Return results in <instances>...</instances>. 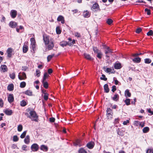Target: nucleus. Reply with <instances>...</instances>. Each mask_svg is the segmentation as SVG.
I'll use <instances>...</instances> for the list:
<instances>
[{"label":"nucleus","instance_id":"obj_16","mask_svg":"<svg viewBox=\"0 0 153 153\" xmlns=\"http://www.w3.org/2000/svg\"><path fill=\"white\" fill-rule=\"evenodd\" d=\"M83 15L85 17L88 18L90 16V13H89L88 11L86 10L83 13Z\"/></svg>","mask_w":153,"mask_h":153},{"label":"nucleus","instance_id":"obj_37","mask_svg":"<svg viewBox=\"0 0 153 153\" xmlns=\"http://www.w3.org/2000/svg\"><path fill=\"white\" fill-rule=\"evenodd\" d=\"M54 56V54L48 55L47 57L48 61L49 62Z\"/></svg>","mask_w":153,"mask_h":153},{"label":"nucleus","instance_id":"obj_24","mask_svg":"<svg viewBox=\"0 0 153 153\" xmlns=\"http://www.w3.org/2000/svg\"><path fill=\"white\" fill-rule=\"evenodd\" d=\"M132 60L134 62L139 63L141 61V59L139 57H136L133 59Z\"/></svg>","mask_w":153,"mask_h":153},{"label":"nucleus","instance_id":"obj_33","mask_svg":"<svg viewBox=\"0 0 153 153\" xmlns=\"http://www.w3.org/2000/svg\"><path fill=\"white\" fill-rule=\"evenodd\" d=\"M79 153H87V152L83 148H81L78 151Z\"/></svg>","mask_w":153,"mask_h":153},{"label":"nucleus","instance_id":"obj_29","mask_svg":"<svg viewBox=\"0 0 153 153\" xmlns=\"http://www.w3.org/2000/svg\"><path fill=\"white\" fill-rule=\"evenodd\" d=\"M42 82L43 84V85L44 87L45 88H47L48 87V82H45V81H44L43 80H42Z\"/></svg>","mask_w":153,"mask_h":153},{"label":"nucleus","instance_id":"obj_60","mask_svg":"<svg viewBox=\"0 0 153 153\" xmlns=\"http://www.w3.org/2000/svg\"><path fill=\"white\" fill-rule=\"evenodd\" d=\"M105 72L107 73H110L111 72V69L109 68H107L105 70Z\"/></svg>","mask_w":153,"mask_h":153},{"label":"nucleus","instance_id":"obj_12","mask_svg":"<svg viewBox=\"0 0 153 153\" xmlns=\"http://www.w3.org/2000/svg\"><path fill=\"white\" fill-rule=\"evenodd\" d=\"M17 25V23L13 21L10 22L9 24V26L12 28H15L16 27Z\"/></svg>","mask_w":153,"mask_h":153},{"label":"nucleus","instance_id":"obj_62","mask_svg":"<svg viewBox=\"0 0 153 153\" xmlns=\"http://www.w3.org/2000/svg\"><path fill=\"white\" fill-rule=\"evenodd\" d=\"M27 67L26 66H23L22 67V70L24 71H26L27 69Z\"/></svg>","mask_w":153,"mask_h":153},{"label":"nucleus","instance_id":"obj_8","mask_svg":"<svg viewBox=\"0 0 153 153\" xmlns=\"http://www.w3.org/2000/svg\"><path fill=\"white\" fill-rule=\"evenodd\" d=\"M0 70L1 71H2L3 72H5L7 71V68L6 65H1Z\"/></svg>","mask_w":153,"mask_h":153},{"label":"nucleus","instance_id":"obj_23","mask_svg":"<svg viewBox=\"0 0 153 153\" xmlns=\"http://www.w3.org/2000/svg\"><path fill=\"white\" fill-rule=\"evenodd\" d=\"M14 86L13 84L9 85L7 87V89L9 91H12L13 90Z\"/></svg>","mask_w":153,"mask_h":153},{"label":"nucleus","instance_id":"obj_10","mask_svg":"<svg viewBox=\"0 0 153 153\" xmlns=\"http://www.w3.org/2000/svg\"><path fill=\"white\" fill-rule=\"evenodd\" d=\"M4 113L7 115H11L12 114L13 112L12 110H10L8 108L4 110Z\"/></svg>","mask_w":153,"mask_h":153},{"label":"nucleus","instance_id":"obj_46","mask_svg":"<svg viewBox=\"0 0 153 153\" xmlns=\"http://www.w3.org/2000/svg\"><path fill=\"white\" fill-rule=\"evenodd\" d=\"M97 57L100 59H101L102 55V54L101 52L100 51L99 52L97 53Z\"/></svg>","mask_w":153,"mask_h":153},{"label":"nucleus","instance_id":"obj_4","mask_svg":"<svg viewBox=\"0 0 153 153\" xmlns=\"http://www.w3.org/2000/svg\"><path fill=\"white\" fill-rule=\"evenodd\" d=\"M18 77L20 80H25L27 78L26 74L24 72L22 73L21 72L19 73Z\"/></svg>","mask_w":153,"mask_h":153},{"label":"nucleus","instance_id":"obj_53","mask_svg":"<svg viewBox=\"0 0 153 153\" xmlns=\"http://www.w3.org/2000/svg\"><path fill=\"white\" fill-rule=\"evenodd\" d=\"M140 122L138 120L134 121V125L136 126L139 125Z\"/></svg>","mask_w":153,"mask_h":153},{"label":"nucleus","instance_id":"obj_11","mask_svg":"<svg viewBox=\"0 0 153 153\" xmlns=\"http://www.w3.org/2000/svg\"><path fill=\"white\" fill-rule=\"evenodd\" d=\"M8 100L10 103L13 102L14 100V97L13 94H10L9 95L8 97Z\"/></svg>","mask_w":153,"mask_h":153},{"label":"nucleus","instance_id":"obj_9","mask_svg":"<svg viewBox=\"0 0 153 153\" xmlns=\"http://www.w3.org/2000/svg\"><path fill=\"white\" fill-rule=\"evenodd\" d=\"M10 14L12 18H14L16 17L17 15V11L15 10H12L11 11Z\"/></svg>","mask_w":153,"mask_h":153},{"label":"nucleus","instance_id":"obj_1","mask_svg":"<svg viewBox=\"0 0 153 153\" xmlns=\"http://www.w3.org/2000/svg\"><path fill=\"white\" fill-rule=\"evenodd\" d=\"M43 40L45 45H47V48L49 50L52 49L54 47V44L53 39L49 36H43Z\"/></svg>","mask_w":153,"mask_h":153},{"label":"nucleus","instance_id":"obj_50","mask_svg":"<svg viewBox=\"0 0 153 153\" xmlns=\"http://www.w3.org/2000/svg\"><path fill=\"white\" fill-rule=\"evenodd\" d=\"M27 146L26 145H24L22 146V150L25 151H26L27 150Z\"/></svg>","mask_w":153,"mask_h":153},{"label":"nucleus","instance_id":"obj_58","mask_svg":"<svg viewBox=\"0 0 153 153\" xmlns=\"http://www.w3.org/2000/svg\"><path fill=\"white\" fill-rule=\"evenodd\" d=\"M74 35L75 36L77 37H79L81 36L80 33L77 32H75Z\"/></svg>","mask_w":153,"mask_h":153},{"label":"nucleus","instance_id":"obj_45","mask_svg":"<svg viewBox=\"0 0 153 153\" xmlns=\"http://www.w3.org/2000/svg\"><path fill=\"white\" fill-rule=\"evenodd\" d=\"M113 22L112 20L111 19H108L106 22L109 25H111Z\"/></svg>","mask_w":153,"mask_h":153},{"label":"nucleus","instance_id":"obj_13","mask_svg":"<svg viewBox=\"0 0 153 153\" xmlns=\"http://www.w3.org/2000/svg\"><path fill=\"white\" fill-rule=\"evenodd\" d=\"M7 56L10 57L12 55V49L11 48H9L7 51Z\"/></svg>","mask_w":153,"mask_h":153},{"label":"nucleus","instance_id":"obj_42","mask_svg":"<svg viewBox=\"0 0 153 153\" xmlns=\"http://www.w3.org/2000/svg\"><path fill=\"white\" fill-rule=\"evenodd\" d=\"M130 100L129 99H126L125 100V102L127 105H130Z\"/></svg>","mask_w":153,"mask_h":153},{"label":"nucleus","instance_id":"obj_44","mask_svg":"<svg viewBox=\"0 0 153 153\" xmlns=\"http://www.w3.org/2000/svg\"><path fill=\"white\" fill-rule=\"evenodd\" d=\"M31 48L34 52L36 50V44L31 45Z\"/></svg>","mask_w":153,"mask_h":153},{"label":"nucleus","instance_id":"obj_49","mask_svg":"<svg viewBox=\"0 0 153 153\" xmlns=\"http://www.w3.org/2000/svg\"><path fill=\"white\" fill-rule=\"evenodd\" d=\"M102 76L100 77V79L101 80H103L104 81H106L107 80V78L105 77V76L104 74H102Z\"/></svg>","mask_w":153,"mask_h":153},{"label":"nucleus","instance_id":"obj_34","mask_svg":"<svg viewBox=\"0 0 153 153\" xmlns=\"http://www.w3.org/2000/svg\"><path fill=\"white\" fill-rule=\"evenodd\" d=\"M23 129V126L22 125H19L17 127V130L18 131L20 132L22 131Z\"/></svg>","mask_w":153,"mask_h":153},{"label":"nucleus","instance_id":"obj_15","mask_svg":"<svg viewBox=\"0 0 153 153\" xmlns=\"http://www.w3.org/2000/svg\"><path fill=\"white\" fill-rule=\"evenodd\" d=\"M40 149L43 151L47 152L48 150V148L47 146L44 145H42L40 146Z\"/></svg>","mask_w":153,"mask_h":153},{"label":"nucleus","instance_id":"obj_31","mask_svg":"<svg viewBox=\"0 0 153 153\" xmlns=\"http://www.w3.org/2000/svg\"><path fill=\"white\" fill-rule=\"evenodd\" d=\"M75 44V41L74 39L71 42H68V45L70 46H73V45Z\"/></svg>","mask_w":153,"mask_h":153},{"label":"nucleus","instance_id":"obj_22","mask_svg":"<svg viewBox=\"0 0 153 153\" xmlns=\"http://www.w3.org/2000/svg\"><path fill=\"white\" fill-rule=\"evenodd\" d=\"M112 53V50L110 49L109 47H107L106 48V50L105 51V54H107L108 53Z\"/></svg>","mask_w":153,"mask_h":153},{"label":"nucleus","instance_id":"obj_28","mask_svg":"<svg viewBox=\"0 0 153 153\" xmlns=\"http://www.w3.org/2000/svg\"><path fill=\"white\" fill-rule=\"evenodd\" d=\"M28 49V47L26 45H24L23 47V51L24 53L27 52Z\"/></svg>","mask_w":153,"mask_h":153},{"label":"nucleus","instance_id":"obj_3","mask_svg":"<svg viewBox=\"0 0 153 153\" xmlns=\"http://www.w3.org/2000/svg\"><path fill=\"white\" fill-rule=\"evenodd\" d=\"M91 9L94 12L100 11V10L99 6L98 4L97 3H95L93 4Z\"/></svg>","mask_w":153,"mask_h":153},{"label":"nucleus","instance_id":"obj_36","mask_svg":"<svg viewBox=\"0 0 153 153\" xmlns=\"http://www.w3.org/2000/svg\"><path fill=\"white\" fill-rule=\"evenodd\" d=\"M151 60L149 58L145 59H144V62L145 63L149 64L151 62Z\"/></svg>","mask_w":153,"mask_h":153},{"label":"nucleus","instance_id":"obj_19","mask_svg":"<svg viewBox=\"0 0 153 153\" xmlns=\"http://www.w3.org/2000/svg\"><path fill=\"white\" fill-rule=\"evenodd\" d=\"M24 141L25 143L27 144H28L30 142V137L29 135H27L25 138Z\"/></svg>","mask_w":153,"mask_h":153},{"label":"nucleus","instance_id":"obj_63","mask_svg":"<svg viewBox=\"0 0 153 153\" xmlns=\"http://www.w3.org/2000/svg\"><path fill=\"white\" fill-rule=\"evenodd\" d=\"M116 90V86L115 85H113L112 86V89L111 91L114 92Z\"/></svg>","mask_w":153,"mask_h":153},{"label":"nucleus","instance_id":"obj_25","mask_svg":"<svg viewBox=\"0 0 153 153\" xmlns=\"http://www.w3.org/2000/svg\"><path fill=\"white\" fill-rule=\"evenodd\" d=\"M117 134L121 136H123V135H124L123 132V131H122L120 130L119 128H118L117 130Z\"/></svg>","mask_w":153,"mask_h":153},{"label":"nucleus","instance_id":"obj_14","mask_svg":"<svg viewBox=\"0 0 153 153\" xmlns=\"http://www.w3.org/2000/svg\"><path fill=\"white\" fill-rule=\"evenodd\" d=\"M114 67V68L116 69H120L122 68L121 64L120 63H115Z\"/></svg>","mask_w":153,"mask_h":153},{"label":"nucleus","instance_id":"obj_7","mask_svg":"<svg viewBox=\"0 0 153 153\" xmlns=\"http://www.w3.org/2000/svg\"><path fill=\"white\" fill-rule=\"evenodd\" d=\"M94 143L93 142L91 141L88 143L86 145V146L89 149H92L94 146Z\"/></svg>","mask_w":153,"mask_h":153},{"label":"nucleus","instance_id":"obj_32","mask_svg":"<svg viewBox=\"0 0 153 153\" xmlns=\"http://www.w3.org/2000/svg\"><path fill=\"white\" fill-rule=\"evenodd\" d=\"M9 76L10 78L12 79H14L15 78V74L14 72L9 74Z\"/></svg>","mask_w":153,"mask_h":153},{"label":"nucleus","instance_id":"obj_21","mask_svg":"<svg viewBox=\"0 0 153 153\" xmlns=\"http://www.w3.org/2000/svg\"><path fill=\"white\" fill-rule=\"evenodd\" d=\"M104 90L105 92L107 93H108L109 91V89L108 85L107 84H105L104 86Z\"/></svg>","mask_w":153,"mask_h":153},{"label":"nucleus","instance_id":"obj_55","mask_svg":"<svg viewBox=\"0 0 153 153\" xmlns=\"http://www.w3.org/2000/svg\"><path fill=\"white\" fill-rule=\"evenodd\" d=\"M153 34V31L152 30H150L147 33V35L148 36H152Z\"/></svg>","mask_w":153,"mask_h":153},{"label":"nucleus","instance_id":"obj_18","mask_svg":"<svg viewBox=\"0 0 153 153\" xmlns=\"http://www.w3.org/2000/svg\"><path fill=\"white\" fill-rule=\"evenodd\" d=\"M119 99V96L117 94H115L114 95L113 97H112L113 100L115 101H117Z\"/></svg>","mask_w":153,"mask_h":153},{"label":"nucleus","instance_id":"obj_41","mask_svg":"<svg viewBox=\"0 0 153 153\" xmlns=\"http://www.w3.org/2000/svg\"><path fill=\"white\" fill-rule=\"evenodd\" d=\"M56 33L57 34H59L61 33V30H60V28L59 27H57L56 28Z\"/></svg>","mask_w":153,"mask_h":153},{"label":"nucleus","instance_id":"obj_17","mask_svg":"<svg viewBox=\"0 0 153 153\" xmlns=\"http://www.w3.org/2000/svg\"><path fill=\"white\" fill-rule=\"evenodd\" d=\"M84 56L85 58L88 60H93V59L91 57V56L89 54H87L86 53H84Z\"/></svg>","mask_w":153,"mask_h":153},{"label":"nucleus","instance_id":"obj_51","mask_svg":"<svg viewBox=\"0 0 153 153\" xmlns=\"http://www.w3.org/2000/svg\"><path fill=\"white\" fill-rule=\"evenodd\" d=\"M146 12L147 14L148 15H150L151 14V10L149 9H148L147 8H146L144 10Z\"/></svg>","mask_w":153,"mask_h":153},{"label":"nucleus","instance_id":"obj_5","mask_svg":"<svg viewBox=\"0 0 153 153\" xmlns=\"http://www.w3.org/2000/svg\"><path fill=\"white\" fill-rule=\"evenodd\" d=\"M107 115L108 119L112 118L113 113L112 110L110 108H108L107 110Z\"/></svg>","mask_w":153,"mask_h":153},{"label":"nucleus","instance_id":"obj_48","mask_svg":"<svg viewBox=\"0 0 153 153\" xmlns=\"http://www.w3.org/2000/svg\"><path fill=\"white\" fill-rule=\"evenodd\" d=\"M81 141L78 140L76 141V143H75V145L76 146H81V145L80 144Z\"/></svg>","mask_w":153,"mask_h":153},{"label":"nucleus","instance_id":"obj_30","mask_svg":"<svg viewBox=\"0 0 153 153\" xmlns=\"http://www.w3.org/2000/svg\"><path fill=\"white\" fill-rule=\"evenodd\" d=\"M49 76V75L47 73L45 72L44 74L42 80L45 81L46 79H47L48 77Z\"/></svg>","mask_w":153,"mask_h":153},{"label":"nucleus","instance_id":"obj_52","mask_svg":"<svg viewBox=\"0 0 153 153\" xmlns=\"http://www.w3.org/2000/svg\"><path fill=\"white\" fill-rule=\"evenodd\" d=\"M93 49L94 53H97L100 52L99 50L97 48V47H93Z\"/></svg>","mask_w":153,"mask_h":153},{"label":"nucleus","instance_id":"obj_38","mask_svg":"<svg viewBox=\"0 0 153 153\" xmlns=\"http://www.w3.org/2000/svg\"><path fill=\"white\" fill-rule=\"evenodd\" d=\"M25 94L28 96H31L32 95V92L30 90H27L25 92Z\"/></svg>","mask_w":153,"mask_h":153},{"label":"nucleus","instance_id":"obj_47","mask_svg":"<svg viewBox=\"0 0 153 153\" xmlns=\"http://www.w3.org/2000/svg\"><path fill=\"white\" fill-rule=\"evenodd\" d=\"M31 45L36 44L35 39L33 38L30 39Z\"/></svg>","mask_w":153,"mask_h":153},{"label":"nucleus","instance_id":"obj_40","mask_svg":"<svg viewBox=\"0 0 153 153\" xmlns=\"http://www.w3.org/2000/svg\"><path fill=\"white\" fill-rule=\"evenodd\" d=\"M26 85V83L25 82H22L20 84V87L21 88L25 87Z\"/></svg>","mask_w":153,"mask_h":153},{"label":"nucleus","instance_id":"obj_54","mask_svg":"<svg viewBox=\"0 0 153 153\" xmlns=\"http://www.w3.org/2000/svg\"><path fill=\"white\" fill-rule=\"evenodd\" d=\"M19 139L16 135H15L13 137V140L14 142H16Z\"/></svg>","mask_w":153,"mask_h":153},{"label":"nucleus","instance_id":"obj_20","mask_svg":"<svg viewBox=\"0 0 153 153\" xmlns=\"http://www.w3.org/2000/svg\"><path fill=\"white\" fill-rule=\"evenodd\" d=\"M125 94L126 97H130L131 96V93L129 92L128 89H126L125 92Z\"/></svg>","mask_w":153,"mask_h":153},{"label":"nucleus","instance_id":"obj_56","mask_svg":"<svg viewBox=\"0 0 153 153\" xmlns=\"http://www.w3.org/2000/svg\"><path fill=\"white\" fill-rule=\"evenodd\" d=\"M142 30L141 28H138L136 29V32L137 33H139Z\"/></svg>","mask_w":153,"mask_h":153},{"label":"nucleus","instance_id":"obj_6","mask_svg":"<svg viewBox=\"0 0 153 153\" xmlns=\"http://www.w3.org/2000/svg\"><path fill=\"white\" fill-rule=\"evenodd\" d=\"M31 149L33 152H36L38 150L39 146L36 143H34L31 146Z\"/></svg>","mask_w":153,"mask_h":153},{"label":"nucleus","instance_id":"obj_59","mask_svg":"<svg viewBox=\"0 0 153 153\" xmlns=\"http://www.w3.org/2000/svg\"><path fill=\"white\" fill-rule=\"evenodd\" d=\"M4 102L1 98H0V107H2L3 105Z\"/></svg>","mask_w":153,"mask_h":153},{"label":"nucleus","instance_id":"obj_35","mask_svg":"<svg viewBox=\"0 0 153 153\" xmlns=\"http://www.w3.org/2000/svg\"><path fill=\"white\" fill-rule=\"evenodd\" d=\"M27 105L26 102L24 100H22L20 102V105L22 106H25Z\"/></svg>","mask_w":153,"mask_h":153},{"label":"nucleus","instance_id":"obj_64","mask_svg":"<svg viewBox=\"0 0 153 153\" xmlns=\"http://www.w3.org/2000/svg\"><path fill=\"white\" fill-rule=\"evenodd\" d=\"M147 153H153V150L151 149H148L146 151Z\"/></svg>","mask_w":153,"mask_h":153},{"label":"nucleus","instance_id":"obj_57","mask_svg":"<svg viewBox=\"0 0 153 153\" xmlns=\"http://www.w3.org/2000/svg\"><path fill=\"white\" fill-rule=\"evenodd\" d=\"M44 98L45 100H47L48 99V94H45L44 96Z\"/></svg>","mask_w":153,"mask_h":153},{"label":"nucleus","instance_id":"obj_43","mask_svg":"<svg viewBox=\"0 0 153 153\" xmlns=\"http://www.w3.org/2000/svg\"><path fill=\"white\" fill-rule=\"evenodd\" d=\"M64 19V18L62 16L60 15L57 18V21H58L60 22L62 20Z\"/></svg>","mask_w":153,"mask_h":153},{"label":"nucleus","instance_id":"obj_39","mask_svg":"<svg viewBox=\"0 0 153 153\" xmlns=\"http://www.w3.org/2000/svg\"><path fill=\"white\" fill-rule=\"evenodd\" d=\"M27 131H24L22 133V134H21V135H20V137H21V138H23L25 137L26 135Z\"/></svg>","mask_w":153,"mask_h":153},{"label":"nucleus","instance_id":"obj_2","mask_svg":"<svg viewBox=\"0 0 153 153\" xmlns=\"http://www.w3.org/2000/svg\"><path fill=\"white\" fill-rule=\"evenodd\" d=\"M30 111L29 114H30V118L32 119V121L35 122H38V116L36 114V113L34 111H30V109H29Z\"/></svg>","mask_w":153,"mask_h":153},{"label":"nucleus","instance_id":"obj_61","mask_svg":"<svg viewBox=\"0 0 153 153\" xmlns=\"http://www.w3.org/2000/svg\"><path fill=\"white\" fill-rule=\"evenodd\" d=\"M40 72L39 70H36V75L37 77L39 76L40 75Z\"/></svg>","mask_w":153,"mask_h":153},{"label":"nucleus","instance_id":"obj_27","mask_svg":"<svg viewBox=\"0 0 153 153\" xmlns=\"http://www.w3.org/2000/svg\"><path fill=\"white\" fill-rule=\"evenodd\" d=\"M149 130V127H146L143 128V132L144 133H146L148 132Z\"/></svg>","mask_w":153,"mask_h":153},{"label":"nucleus","instance_id":"obj_26","mask_svg":"<svg viewBox=\"0 0 153 153\" xmlns=\"http://www.w3.org/2000/svg\"><path fill=\"white\" fill-rule=\"evenodd\" d=\"M60 45L61 46L63 47L68 45V42L65 41H62L60 43Z\"/></svg>","mask_w":153,"mask_h":153}]
</instances>
